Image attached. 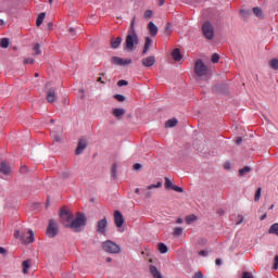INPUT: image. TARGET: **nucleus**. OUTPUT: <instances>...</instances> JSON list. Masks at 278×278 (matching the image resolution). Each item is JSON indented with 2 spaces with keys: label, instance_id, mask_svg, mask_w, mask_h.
I'll use <instances>...</instances> for the list:
<instances>
[{
  "label": "nucleus",
  "instance_id": "obj_33",
  "mask_svg": "<svg viewBox=\"0 0 278 278\" xmlns=\"http://www.w3.org/2000/svg\"><path fill=\"white\" fill-rule=\"evenodd\" d=\"M261 198H262V188H258L255 192L254 201H260Z\"/></svg>",
  "mask_w": 278,
  "mask_h": 278
},
{
  "label": "nucleus",
  "instance_id": "obj_38",
  "mask_svg": "<svg viewBox=\"0 0 278 278\" xmlns=\"http://www.w3.org/2000/svg\"><path fill=\"white\" fill-rule=\"evenodd\" d=\"M153 17V11L152 10H147L144 12V18H152Z\"/></svg>",
  "mask_w": 278,
  "mask_h": 278
},
{
  "label": "nucleus",
  "instance_id": "obj_28",
  "mask_svg": "<svg viewBox=\"0 0 278 278\" xmlns=\"http://www.w3.org/2000/svg\"><path fill=\"white\" fill-rule=\"evenodd\" d=\"M159 251L160 253H168V247L164 243H159Z\"/></svg>",
  "mask_w": 278,
  "mask_h": 278
},
{
  "label": "nucleus",
  "instance_id": "obj_6",
  "mask_svg": "<svg viewBox=\"0 0 278 278\" xmlns=\"http://www.w3.org/2000/svg\"><path fill=\"white\" fill-rule=\"evenodd\" d=\"M203 36L206 37L207 40H212L214 38V26L210 22H205L202 26Z\"/></svg>",
  "mask_w": 278,
  "mask_h": 278
},
{
  "label": "nucleus",
  "instance_id": "obj_25",
  "mask_svg": "<svg viewBox=\"0 0 278 278\" xmlns=\"http://www.w3.org/2000/svg\"><path fill=\"white\" fill-rule=\"evenodd\" d=\"M0 47H2V49H8V47H10V40L8 38H2L0 41Z\"/></svg>",
  "mask_w": 278,
  "mask_h": 278
},
{
  "label": "nucleus",
  "instance_id": "obj_59",
  "mask_svg": "<svg viewBox=\"0 0 278 278\" xmlns=\"http://www.w3.org/2000/svg\"><path fill=\"white\" fill-rule=\"evenodd\" d=\"M166 0H159V5H164Z\"/></svg>",
  "mask_w": 278,
  "mask_h": 278
},
{
  "label": "nucleus",
  "instance_id": "obj_49",
  "mask_svg": "<svg viewBox=\"0 0 278 278\" xmlns=\"http://www.w3.org/2000/svg\"><path fill=\"white\" fill-rule=\"evenodd\" d=\"M193 278H203V273L197 271L193 276Z\"/></svg>",
  "mask_w": 278,
  "mask_h": 278
},
{
  "label": "nucleus",
  "instance_id": "obj_36",
  "mask_svg": "<svg viewBox=\"0 0 278 278\" xmlns=\"http://www.w3.org/2000/svg\"><path fill=\"white\" fill-rule=\"evenodd\" d=\"M105 77V74H100V77L97 79V81H99L100 84H106L108 78H103Z\"/></svg>",
  "mask_w": 278,
  "mask_h": 278
},
{
  "label": "nucleus",
  "instance_id": "obj_42",
  "mask_svg": "<svg viewBox=\"0 0 278 278\" xmlns=\"http://www.w3.org/2000/svg\"><path fill=\"white\" fill-rule=\"evenodd\" d=\"M34 62H36V60H34V58H28L24 60V64H34Z\"/></svg>",
  "mask_w": 278,
  "mask_h": 278
},
{
  "label": "nucleus",
  "instance_id": "obj_45",
  "mask_svg": "<svg viewBox=\"0 0 278 278\" xmlns=\"http://www.w3.org/2000/svg\"><path fill=\"white\" fill-rule=\"evenodd\" d=\"M242 278H253V274L249 271H244Z\"/></svg>",
  "mask_w": 278,
  "mask_h": 278
},
{
  "label": "nucleus",
  "instance_id": "obj_46",
  "mask_svg": "<svg viewBox=\"0 0 278 278\" xmlns=\"http://www.w3.org/2000/svg\"><path fill=\"white\" fill-rule=\"evenodd\" d=\"M134 170H140V168H142V165L139 164V163H136L134 166H132Z\"/></svg>",
  "mask_w": 278,
  "mask_h": 278
},
{
  "label": "nucleus",
  "instance_id": "obj_8",
  "mask_svg": "<svg viewBox=\"0 0 278 278\" xmlns=\"http://www.w3.org/2000/svg\"><path fill=\"white\" fill-rule=\"evenodd\" d=\"M47 235L49 236V238H55L58 236V224H55V220L53 219L49 220Z\"/></svg>",
  "mask_w": 278,
  "mask_h": 278
},
{
  "label": "nucleus",
  "instance_id": "obj_14",
  "mask_svg": "<svg viewBox=\"0 0 278 278\" xmlns=\"http://www.w3.org/2000/svg\"><path fill=\"white\" fill-rule=\"evenodd\" d=\"M141 64L146 68H151V66L155 64V56L151 55V56L143 58L141 60Z\"/></svg>",
  "mask_w": 278,
  "mask_h": 278
},
{
  "label": "nucleus",
  "instance_id": "obj_30",
  "mask_svg": "<svg viewBox=\"0 0 278 278\" xmlns=\"http://www.w3.org/2000/svg\"><path fill=\"white\" fill-rule=\"evenodd\" d=\"M269 66L274 68V71H278V59L270 60Z\"/></svg>",
  "mask_w": 278,
  "mask_h": 278
},
{
  "label": "nucleus",
  "instance_id": "obj_48",
  "mask_svg": "<svg viewBox=\"0 0 278 278\" xmlns=\"http://www.w3.org/2000/svg\"><path fill=\"white\" fill-rule=\"evenodd\" d=\"M68 31L72 35V38H75V36H77V33L75 31V28H70Z\"/></svg>",
  "mask_w": 278,
  "mask_h": 278
},
{
  "label": "nucleus",
  "instance_id": "obj_61",
  "mask_svg": "<svg viewBox=\"0 0 278 278\" xmlns=\"http://www.w3.org/2000/svg\"><path fill=\"white\" fill-rule=\"evenodd\" d=\"M135 192H136V194H140V188H137V189L135 190Z\"/></svg>",
  "mask_w": 278,
  "mask_h": 278
},
{
  "label": "nucleus",
  "instance_id": "obj_57",
  "mask_svg": "<svg viewBox=\"0 0 278 278\" xmlns=\"http://www.w3.org/2000/svg\"><path fill=\"white\" fill-rule=\"evenodd\" d=\"M266 217H267V214L265 213V214H263V215L261 216V220H266Z\"/></svg>",
  "mask_w": 278,
  "mask_h": 278
},
{
  "label": "nucleus",
  "instance_id": "obj_62",
  "mask_svg": "<svg viewBox=\"0 0 278 278\" xmlns=\"http://www.w3.org/2000/svg\"><path fill=\"white\" fill-rule=\"evenodd\" d=\"M0 25H5V22H3V20H0Z\"/></svg>",
  "mask_w": 278,
  "mask_h": 278
},
{
  "label": "nucleus",
  "instance_id": "obj_18",
  "mask_svg": "<svg viewBox=\"0 0 278 278\" xmlns=\"http://www.w3.org/2000/svg\"><path fill=\"white\" fill-rule=\"evenodd\" d=\"M148 29L151 36H157V26L153 22H149Z\"/></svg>",
  "mask_w": 278,
  "mask_h": 278
},
{
  "label": "nucleus",
  "instance_id": "obj_10",
  "mask_svg": "<svg viewBox=\"0 0 278 278\" xmlns=\"http://www.w3.org/2000/svg\"><path fill=\"white\" fill-rule=\"evenodd\" d=\"M112 63L115 64L116 66H127V65L131 64V59H123L119 56H113Z\"/></svg>",
  "mask_w": 278,
  "mask_h": 278
},
{
  "label": "nucleus",
  "instance_id": "obj_32",
  "mask_svg": "<svg viewBox=\"0 0 278 278\" xmlns=\"http://www.w3.org/2000/svg\"><path fill=\"white\" fill-rule=\"evenodd\" d=\"M182 233H184V228H181V227H176V228H174V236L179 237V236H181Z\"/></svg>",
  "mask_w": 278,
  "mask_h": 278
},
{
  "label": "nucleus",
  "instance_id": "obj_60",
  "mask_svg": "<svg viewBox=\"0 0 278 278\" xmlns=\"http://www.w3.org/2000/svg\"><path fill=\"white\" fill-rule=\"evenodd\" d=\"M0 253L1 254L5 253V249L4 248H0Z\"/></svg>",
  "mask_w": 278,
  "mask_h": 278
},
{
  "label": "nucleus",
  "instance_id": "obj_19",
  "mask_svg": "<svg viewBox=\"0 0 278 278\" xmlns=\"http://www.w3.org/2000/svg\"><path fill=\"white\" fill-rule=\"evenodd\" d=\"M121 42H123V38H121V37L112 38L111 39L112 49H118V47H121Z\"/></svg>",
  "mask_w": 278,
  "mask_h": 278
},
{
  "label": "nucleus",
  "instance_id": "obj_26",
  "mask_svg": "<svg viewBox=\"0 0 278 278\" xmlns=\"http://www.w3.org/2000/svg\"><path fill=\"white\" fill-rule=\"evenodd\" d=\"M249 173H251V167H250V166H245V167L239 169V175H240L241 177H243V175H247V174H249Z\"/></svg>",
  "mask_w": 278,
  "mask_h": 278
},
{
  "label": "nucleus",
  "instance_id": "obj_3",
  "mask_svg": "<svg viewBox=\"0 0 278 278\" xmlns=\"http://www.w3.org/2000/svg\"><path fill=\"white\" fill-rule=\"evenodd\" d=\"M60 218H61V223L62 225H64V227H71V223L73 222V213H71V211L66 210V208H62L60 212Z\"/></svg>",
  "mask_w": 278,
  "mask_h": 278
},
{
  "label": "nucleus",
  "instance_id": "obj_23",
  "mask_svg": "<svg viewBox=\"0 0 278 278\" xmlns=\"http://www.w3.org/2000/svg\"><path fill=\"white\" fill-rule=\"evenodd\" d=\"M47 16L46 13H40L36 20V25L37 27H40V25H42V23H45V17Z\"/></svg>",
  "mask_w": 278,
  "mask_h": 278
},
{
  "label": "nucleus",
  "instance_id": "obj_1",
  "mask_svg": "<svg viewBox=\"0 0 278 278\" xmlns=\"http://www.w3.org/2000/svg\"><path fill=\"white\" fill-rule=\"evenodd\" d=\"M140 43V38L136 33V16L132 17L130 22V28L128 29V34L125 39V51H135L136 47Z\"/></svg>",
  "mask_w": 278,
  "mask_h": 278
},
{
  "label": "nucleus",
  "instance_id": "obj_47",
  "mask_svg": "<svg viewBox=\"0 0 278 278\" xmlns=\"http://www.w3.org/2000/svg\"><path fill=\"white\" fill-rule=\"evenodd\" d=\"M199 255H201L202 257H207V250L200 251Z\"/></svg>",
  "mask_w": 278,
  "mask_h": 278
},
{
  "label": "nucleus",
  "instance_id": "obj_50",
  "mask_svg": "<svg viewBox=\"0 0 278 278\" xmlns=\"http://www.w3.org/2000/svg\"><path fill=\"white\" fill-rule=\"evenodd\" d=\"M277 268H278V256H275L274 269L277 270Z\"/></svg>",
  "mask_w": 278,
  "mask_h": 278
},
{
  "label": "nucleus",
  "instance_id": "obj_44",
  "mask_svg": "<svg viewBox=\"0 0 278 278\" xmlns=\"http://www.w3.org/2000/svg\"><path fill=\"white\" fill-rule=\"evenodd\" d=\"M170 24H166V26H165V34L167 35V36H170Z\"/></svg>",
  "mask_w": 278,
  "mask_h": 278
},
{
  "label": "nucleus",
  "instance_id": "obj_55",
  "mask_svg": "<svg viewBox=\"0 0 278 278\" xmlns=\"http://www.w3.org/2000/svg\"><path fill=\"white\" fill-rule=\"evenodd\" d=\"M176 223H177V225H181V223H184V219L181 217H178Z\"/></svg>",
  "mask_w": 278,
  "mask_h": 278
},
{
  "label": "nucleus",
  "instance_id": "obj_54",
  "mask_svg": "<svg viewBox=\"0 0 278 278\" xmlns=\"http://www.w3.org/2000/svg\"><path fill=\"white\" fill-rule=\"evenodd\" d=\"M215 264L216 266H220V264H223V261H220V258H216Z\"/></svg>",
  "mask_w": 278,
  "mask_h": 278
},
{
  "label": "nucleus",
  "instance_id": "obj_31",
  "mask_svg": "<svg viewBox=\"0 0 278 278\" xmlns=\"http://www.w3.org/2000/svg\"><path fill=\"white\" fill-rule=\"evenodd\" d=\"M33 55H40L42 52L40 51V43H36L33 48Z\"/></svg>",
  "mask_w": 278,
  "mask_h": 278
},
{
  "label": "nucleus",
  "instance_id": "obj_24",
  "mask_svg": "<svg viewBox=\"0 0 278 278\" xmlns=\"http://www.w3.org/2000/svg\"><path fill=\"white\" fill-rule=\"evenodd\" d=\"M268 233H271L274 236H278V224H273L268 230Z\"/></svg>",
  "mask_w": 278,
  "mask_h": 278
},
{
  "label": "nucleus",
  "instance_id": "obj_4",
  "mask_svg": "<svg viewBox=\"0 0 278 278\" xmlns=\"http://www.w3.org/2000/svg\"><path fill=\"white\" fill-rule=\"evenodd\" d=\"M102 249L103 251H105L106 253H119L121 252V245L116 244L115 242L108 240L105 242L102 243Z\"/></svg>",
  "mask_w": 278,
  "mask_h": 278
},
{
  "label": "nucleus",
  "instance_id": "obj_12",
  "mask_svg": "<svg viewBox=\"0 0 278 278\" xmlns=\"http://www.w3.org/2000/svg\"><path fill=\"white\" fill-rule=\"evenodd\" d=\"M46 99L48 103H55V101H58V93L55 92V88H51L46 92Z\"/></svg>",
  "mask_w": 278,
  "mask_h": 278
},
{
  "label": "nucleus",
  "instance_id": "obj_39",
  "mask_svg": "<svg viewBox=\"0 0 278 278\" xmlns=\"http://www.w3.org/2000/svg\"><path fill=\"white\" fill-rule=\"evenodd\" d=\"M153 188H162V182H157V185H150L148 186V190H153Z\"/></svg>",
  "mask_w": 278,
  "mask_h": 278
},
{
  "label": "nucleus",
  "instance_id": "obj_22",
  "mask_svg": "<svg viewBox=\"0 0 278 278\" xmlns=\"http://www.w3.org/2000/svg\"><path fill=\"white\" fill-rule=\"evenodd\" d=\"M23 266V273L24 275H27V273H29V267L31 266V261L30 260H26L22 263Z\"/></svg>",
  "mask_w": 278,
  "mask_h": 278
},
{
  "label": "nucleus",
  "instance_id": "obj_5",
  "mask_svg": "<svg viewBox=\"0 0 278 278\" xmlns=\"http://www.w3.org/2000/svg\"><path fill=\"white\" fill-rule=\"evenodd\" d=\"M194 73L198 77H205L207 75V66L202 60H198L194 64Z\"/></svg>",
  "mask_w": 278,
  "mask_h": 278
},
{
  "label": "nucleus",
  "instance_id": "obj_37",
  "mask_svg": "<svg viewBox=\"0 0 278 278\" xmlns=\"http://www.w3.org/2000/svg\"><path fill=\"white\" fill-rule=\"evenodd\" d=\"M253 13L255 14V16H262V9L255 7L253 8Z\"/></svg>",
  "mask_w": 278,
  "mask_h": 278
},
{
  "label": "nucleus",
  "instance_id": "obj_20",
  "mask_svg": "<svg viewBox=\"0 0 278 278\" xmlns=\"http://www.w3.org/2000/svg\"><path fill=\"white\" fill-rule=\"evenodd\" d=\"M126 111L125 109H114L113 110V116H115V118H123V116H125Z\"/></svg>",
  "mask_w": 278,
  "mask_h": 278
},
{
  "label": "nucleus",
  "instance_id": "obj_7",
  "mask_svg": "<svg viewBox=\"0 0 278 278\" xmlns=\"http://www.w3.org/2000/svg\"><path fill=\"white\" fill-rule=\"evenodd\" d=\"M35 241H36V238L34 237V230H28L26 233L21 236L22 244H31Z\"/></svg>",
  "mask_w": 278,
  "mask_h": 278
},
{
  "label": "nucleus",
  "instance_id": "obj_53",
  "mask_svg": "<svg viewBox=\"0 0 278 278\" xmlns=\"http://www.w3.org/2000/svg\"><path fill=\"white\" fill-rule=\"evenodd\" d=\"M241 143H242L241 137H237V138H236V144H241Z\"/></svg>",
  "mask_w": 278,
  "mask_h": 278
},
{
  "label": "nucleus",
  "instance_id": "obj_2",
  "mask_svg": "<svg viewBox=\"0 0 278 278\" xmlns=\"http://www.w3.org/2000/svg\"><path fill=\"white\" fill-rule=\"evenodd\" d=\"M86 215L77 213L76 218L72 219L68 228L73 229V231H81V227H86Z\"/></svg>",
  "mask_w": 278,
  "mask_h": 278
},
{
  "label": "nucleus",
  "instance_id": "obj_63",
  "mask_svg": "<svg viewBox=\"0 0 278 278\" xmlns=\"http://www.w3.org/2000/svg\"><path fill=\"white\" fill-rule=\"evenodd\" d=\"M106 262H108V263L112 262V258H111V257H108V258H106Z\"/></svg>",
  "mask_w": 278,
  "mask_h": 278
},
{
  "label": "nucleus",
  "instance_id": "obj_29",
  "mask_svg": "<svg viewBox=\"0 0 278 278\" xmlns=\"http://www.w3.org/2000/svg\"><path fill=\"white\" fill-rule=\"evenodd\" d=\"M195 220H197V216L195 215H188L186 217L187 225H192V223H194Z\"/></svg>",
  "mask_w": 278,
  "mask_h": 278
},
{
  "label": "nucleus",
  "instance_id": "obj_51",
  "mask_svg": "<svg viewBox=\"0 0 278 278\" xmlns=\"http://www.w3.org/2000/svg\"><path fill=\"white\" fill-rule=\"evenodd\" d=\"M14 238H16V239H21V231H18V230H15L14 231Z\"/></svg>",
  "mask_w": 278,
  "mask_h": 278
},
{
  "label": "nucleus",
  "instance_id": "obj_43",
  "mask_svg": "<svg viewBox=\"0 0 278 278\" xmlns=\"http://www.w3.org/2000/svg\"><path fill=\"white\" fill-rule=\"evenodd\" d=\"M128 84L129 83L127 80H123V79L117 81V86H119V87L128 86Z\"/></svg>",
  "mask_w": 278,
  "mask_h": 278
},
{
  "label": "nucleus",
  "instance_id": "obj_17",
  "mask_svg": "<svg viewBox=\"0 0 278 278\" xmlns=\"http://www.w3.org/2000/svg\"><path fill=\"white\" fill-rule=\"evenodd\" d=\"M152 45H153V39H151L150 37H146L142 55H147V53H149V49H151Z\"/></svg>",
  "mask_w": 278,
  "mask_h": 278
},
{
  "label": "nucleus",
  "instance_id": "obj_16",
  "mask_svg": "<svg viewBox=\"0 0 278 278\" xmlns=\"http://www.w3.org/2000/svg\"><path fill=\"white\" fill-rule=\"evenodd\" d=\"M0 173H2V175H10V173H12V167L3 161L0 163Z\"/></svg>",
  "mask_w": 278,
  "mask_h": 278
},
{
  "label": "nucleus",
  "instance_id": "obj_13",
  "mask_svg": "<svg viewBox=\"0 0 278 278\" xmlns=\"http://www.w3.org/2000/svg\"><path fill=\"white\" fill-rule=\"evenodd\" d=\"M165 189L166 190H175V192H184V188L173 185V181L170 179L165 178Z\"/></svg>",
  "mask_w": 278,
  "mask_h": 278
},
{
  "label": "nucleus",
  "instance_id": "obj_21",
  "mask_svg": "<svg viewBox=\"0 0 278 278\" xmlns=\"http://www.w3.org/2000/svg\"><path fill=\"white\" fill-rule=\"evenodd\" d=\"M172 56L175 60V62H181V52L179 51V48H176L172 52Z\"/></svg>",
  "mask_w": 278,
  "mask_h": 278
},
{
  "label": "nucleus",
  "instance_id": "obj_11",
  "mask_svg": "<svg viewBox=\"0 0 278 278\" xmlns=\"http://www.w3.org/2000/svg\"><path fill=\"white\" fill-rule=\"evenodd\" d=\"M114 223L118 229H121L125 224V217H123V213H121V211L114 212Z\"/></svg>",
  "mask_w": 278,
  "mask_h": 278
},
{
  "label": "nucleus",
  "instance_id": "obj_9",
  "mask_svg": "<svg viewBox=\"0 0 278 278\" xmlns=\"http://www.w3.org/2000/svg\"><path fill=\"white\" fill-rule=\"evenodd\" d=\"M97 231H98V233H101L102 236H105V233H108V218L106 217H104L98 222Z\"/></svg>",
  "mask_w": 278,
  "mask_h": 278
},
{
  "label": "nucleus",
  "instance_id": "obj_58",
  "mask_svg": "<svg viewBox=\"0 0 278 278\" xmlns=\"http://www.w3.org/2000/svg\"><path fill=\"white\" fill-rule=\"evenodd\" d=\"M70 175H71V174H70L68 172L63 173V177H64V178L70 177Z\"/></svg>",
  "mask_w": 278,
  "mask_h": 278
},
{
  "label": "nucleus",
  "instance_id": "obj_15",
  "mask_svg": "<svg viewBox=\"0 0 278 278\" xmlns=\"http://www.w3.org/2000/svg\"><path fill=\"white\" fill-rule=\"evenodd\" d=\"M86 147H88V142L85 139H80L75 151L76 155H81Z\"/></svg>",
  "mask_w": 278,
  "mask_h": 278
},
{
  "label": "nucleus",
  "instance_id": "obj_64",
  "mask_svg": "<svg viewBox=\"0 0 278 278\" xmlns=\"http://www.w3.org/2000/svg\"><path fill=\"white\" fill-rule=\"evenodd\" d=\"M274 207H275V205H274V204H271V205H270V207H269V210H273Z\"/></svg>",
  "mask_w": 278,
  "mask_h": 278
},
{
  "label": "nucleus",
  "instance_id": "obj_41",
  "mask_svg": "<svg viewBox=\"0 0 278 278\" xmlns=\"http://www.w3.org/2000/svg\"><path fill=\"white\" fill-rule=\"evenodd\" d=\"M111 176L113 177V179H116V163L113 164L112 166V174Z\"/></svg>",
  "mask_w": 278,
  "mask_h": 278
},
{
  "label": "nucleus",
  "instance_id": "obj_40",
  "mask_svg": "<svg viewBox=\"0 0 278 278\" xmlns=\"http://www.w3.org/2000/svg\"><path fill=\"white\" fill-rule=\"evenodd\" d=\"M114 99H116V101L123 102V101H125V96H123V94H115Z\"/></svg>",
  "mask_w": 278,
  "mask_h": 278
},
{
  "label": "nucleus",
  "instance_id": "obj_34",
  "mask_svg": "<svg viewBox=\"0 0 278 278\" xmlns=\"http://www.w3.org/2000/svg\"><path fill=\"white\" fill-rule=\"evenodd\" d=\"M51 137H52L54 142H61L62 141V137L60 135H55V132H51Z\"/></svg>",
  "mask_w": 278,
  "mask_h": 278
},
{
  "label": "nucleus",
  "instance_id": "obj_35",
  "mask_svg": "<svg viewBox=\"0 0 278 278\" xmlns=\"http://www.w3.org/2000/svg\"><path fill=\"white\" fill-rule=\"evenodd\" d=\"M220 60V56L217 53H214L212 55V62L213 64H218V61Z\"/></svg>",
  "mask_w": 278,
  "mask_h": 278
},
{
  "label": "nucleus",
  "instance_id": "obj_52",
  "mask_svg": "<svg viewBox=\"0 0 278 278\" xmlns=\"http://www.w3.org/2000/svg\"><path fill=\"white\" fill-rule=\"evenodd\" d=\"M144 197L146 199H151L152 197L151 191H146Z\"/></svg>",
  "mask_w": 278,
  "mask_h": 278
},
{
  "label": "nucleus",
  "instance_id": "obj_27",
  "mask_svg": "<svg viewBox=\"0 0 278 278\" xmlns=\"http://www.w3.org/2000/svg\"><path fill=\"white\" fill-rule=\"evenodd\" d=\"M176 125H177V119L176 118L168 119L165 123V127H176Z\"/></svg>",
  "mask_w": 278,
  "mask_h": 278
},
{
  "label": "nucleus",
  "instance_id": "obj_56",
  "mask_svg": "<svg viewBox=\"0 0 278 278\" xmlns=\"http://www.w3.org/2000/svg\"><path fill=\"white\" fill-rule=\"evenodd\" d=\"M229 166H230L229 163H225V164H224V168H225L226 170H228Z\"/></svg>",
  "mask_w": 278,
  "mask_h": 278
}]
</instances>
